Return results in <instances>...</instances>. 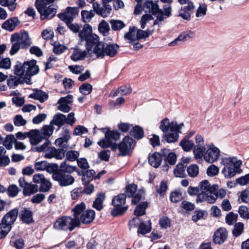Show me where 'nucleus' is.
I'll return each instance as SVG.
<instances>
[{
	"label": "nucleus",
	"mask_w": 249,
	"mask_h": 249,
	"mask_svg": "<svg viewBox=\"0 0 249 249\" xmlns=\"http://www.w3.org/2000/svg\"><path fill=\"white\" fill-rule=\"evenodd\" d=\"M73 216L76 217V223L89 224L91 223L95 218V213L93 210H86V205L84 202L76 204L72 209Z\"/></svg>",
	"instance_id": "obj_1"
},
{
	"label": "nucleus",
	"mask_w": 249,
	"mask_h": 249,
	"mask_svg": "<svg viewBox=\"0 0 249 249\" xmlns=\"http://www.w3.org/2000/svg\"><path fill=\"white\" fill-rule=\"evenodd\" d=\"M221 163L225 167L221 171L222 174L226 178L234 177L237 173L241 171L240 167L242 163L241 160L235 157H225L221 159Z\"/></svg>",
	"instance_id": "obj_2"
},
{
	"label": "nucleus",
	"mask_w": 249,
	"mask_h": 249,
	"mask_svg": "<svg viewBox=\"0 0 249 249\" xmlns=\"http://www.w3.org/2000/svg\"><path fill=\"white\" fill-rule=\"evenodd\" d=\"M176 126L175 121L170 122L167 118L163 119L160 123V129L163 133V139L169 143L176 142L178 139V135L175 132Z\"/></svg>",
	"instance_id": "obj_3"
},
{
	"label": "nucleus",
	"mask_w": 249,
	"mask_h": 249,
	"mask_svg": "<svg viewBox=\"0 0 249 249\" xmlns=\"http://www.w3.org/2000/svg\"><path fill=\"white\" fill-rule=\"evenodd\" d=\"M54 0H36V7L40 15L41 20L51 19L56 13V9L54 5L50 4Z\"/></svg>",
	"instance_id": "obj_4"
},
{
	"label": "nucleus",
	"mask_w": 249,
	"mask_h": 249,
	"mask_svg": "<svg viewBox=\"0 0 249 249\" xmlns=\"http://www.w3.org/2000/svg\"><path fill=\"white\" fill-rule=\"evenodd\" d=\"M220 156V150L213 145H208L205 151L202 152V155L199 158L196 159H201L202 158L204 160L210 163H212L216 161Z\"/></svg>",
	"instance_id": "obj_5"
},
{
	"label": "nucleus",
	"mask_w": 249,
	"mask_h": 249,
	"mask_svg": "<svg viewBox=\"0 0 249 249\" xmlns=\"http://www.w3.org/2000/svg\"><path fill=\"white\" fill-rule=\"evenodd\" d=\"M126 195L124 194H120L112 199V203L114 209L112 211L114 215L122 214L127 209V207L123 206L125 203Z\"/></svg>",
	"instance_id": "obj_6"
},
{
	"label": "nucleus",
	"mask_w": 249,
	"mask_h": 249,
	"mask_svg": "<svg viewBox=\"0 0 249 249\" xmlns=\"http://www.w3.org/2000/svg\"><path fill=\"white\" fill-rule=\"evenodd\" d=\"M33 181L36 184H40L39 190L41 192H48L52 187L51 182L42 174L38 173L34 175Z\"/></svg>",
	"instance_id": "obj_7"
},
{
	"label": "nucleus",
	"mask_w": 249,
	"mask_h": 249,
	"mask_svg": "<svg viewBox=\"0 0 249 249\" xmlns=\"http://www.w3.org/2000/svg\"><path fill=\"white\" fill-rule=\"evenodd\" d=\"M120 133L116 130L106 133V138L103 139L98 142V144L102 148L109 147L112 142L118 140L120 138Z\"/></svg>",
	"instance_id": "obj_8"
},
{
	"label": "nucleus",
	"mask_w": 249,
	"mask_h": 249,
	"mask_svg": "<svg viewBox=\"0 0 249 249\" xmlns=\"http://www.w3.org/2000/svg\"><path fill=\"white\" fill-rule=\"evenodd\" d=\"M135 143L132 138L125 137L118 145V149L122 156L126 155L129 151L135 146Z\"/></svg>",
	"instance_id": "obj_9"
},
{
	"label": "nucleus",
	"mask_w": 249,
	"mask_h": 249,
	"mask_svg": "<svg viewBox=\"0 0 249 249\" xmlns=\"http://www.w3.org/2000/svg\"><path fill=\"white\" fill-rule=\"evenodd\" d=\"M195 141L196 145L194 147L193 153L195 158H199L202 155V152L206 150V147L203 144L204 139L201 135H196Z\"/></svg>",
	"instance_id": "obj_10"
},
{
	"label": "nucleus",
	"mask_w": 249,
	"mask_h": 249,
	"mask_svg": "<svg viewBox=\"0 0 249 249\" xmlns=\"http://www.w3.org/2000/svg\"><path fill=\"white\" fill-rule=\"evenodd\" d=\"M18 213V211L17 209L11 210L3 217L1 223L4 224L11 228V225L14 224L17 218Z\"/></svg>",
	"instance_id": "obj_11"
},
{
	"label": "nucleus",
	"mask_w": 249,
	"mask_h": 249,
	"mask_svg": "<svg viewBox=\"0 0 249 249\" xmlns=\"http://www.w3.org/2000/svg\"><path fill=\"white\" fill-rule=\"evenodd\" d=\"M215 193H199L196 197L197 203L207 202L210 204L214 203L216 200Z\"/></svg>",
	"instance_id": "obj_12"
},
{
	"label": "nucleus",
	"mask_w": 249,
	"mask_h": 249,
	"mask_svg": "<svg viewBox=\"0 0 249 249\" xmlns=\"http://www.w3.org/2000/svg\"><path fill=\"white\" fill-rule=\"evenodd\" d=\"M45 159H51L53 158L57 159H62V148H56L54 146H51L48 151L44 155Z\"/></svg>",
	"instance_id": "obj_13"
},
{
	"label": "nucleus",
	"mask_w": 249,
	"mask_h": 249,
	"mask_svg": "<svg viewBox=\"0 0 249 249\" xmlns=\"http://www.w3.org/2000/svg\"><path fill=\"white\" fill-rule=\"evenodd\" d=\"M78 10L76 7H68L63 13V21L67 23V21L73 22V19L77 15Z\"/></svg>",
	"instance_id": "obj_14"
},
{
	"label": "nucleus",
	"mask_w": 249,
	"mask_h": 249,
	"mask_svg": "<svg viewBox=\"0 0 249 249\" xmlns=\"http://www.w3.org/2000/svg\"><path fill=\"white\" fill-rule=\"evenodd\" d=\"M195 36V33L191 31H187L183 32L173 41L170 42L169 45L174 46L180 44V42H184L189 38H193Z\"/></svg>",
	"instance_id": "obj_15"
},
{
	"label": "nucleus",
	"mask_w": 249,
	"mask_h": 249,
	"mask_svg": "<svg viewBox=\"0 0 249 249\" xmlns=\"http://www.w3.org/2000/svg\"><path fill=\"white\" fill-rule=\"evenodd\" d=\"M199 187L201 190L200 193H214L218 189L217 185H211L208 181L204 180L200 182Z\"/></svg>",
	"instance_id": "obj_16"
},
{
	"label": "nucleus",
	"mask_w": 249,
	"mask_h": 249,
	"mask_svg": "<svg viewBox=\"0 0 249 249\" xmlns=\"http://www.w3.org/2000/svg\"><path fill=\"white\" fill-rule=\"evenodd\" d=\"M15 38L21 45V48H26L32 44V41L27 32H23L19 36H15Z\"/></svg>",
	"instance_id": "obj_17"
},
{
	"label": "nucleus",
	"mask_w": 249,
	"mask_h": 249,
	"mask_svg": "<svg viewBox=\"0 0 249 249\" xmlns=\"http://www.w3.org/2000/svg\"><path fill=\"white\" fill-rule=\"evenodd\" d=\"M29 138L32 145H36L43 139L38 129H32L30 131Z\"/></svg>",
	"instance_id": "obj_18"
},
{
	"label": "nucleus",
	"mask_w": 249,
	"mask_h": 249,
	"mask_svg": "<svg viewBox=\"0 0 249 249\" xmlns=\"http://www.w3.org/2000/svg\"><path fill=\"white\" fill-rule=\"evenodd\" d=\"M228 233L225 229L220 228L214 233L213 241L215 244H221L227 238Z\"/></svg>",
	"instance_id": "obj_19"
},
{
	"label": "nucleus",
	"mask_w": 249,
	"mask_h": 249,
	"mask_svg": "<svg viewBox=\"0 0 249 249\" xmlns=\"http://www.w3.org/2000/svg\"><path fill=\"white\" fill-rule=\"evenodd\" d=\"M193 2L188 3L187 6L182 7L179 10V16L183 19L189 20L191 19V11L194 9Z\"/></svg>",
	"instance_id": "obj_20"
},
{
	"label": "nucleus",
	"mask_w": 249,
	"mask_h": 249,
	"mask_svg": "<svg viewBox=\"0 0 249 249\" xmlns=\"http://www.w3.org/2000/svg\"><path fill=\"white\" fill-rule=\"evenodd\" d=\"M143 10L146 13H152V15H156L159 11V7L158 4L151 0H146L143 7Z\"/></svg>",
	"instance_id": "obj_21"
},
{
	"label": "nucleus",
	"mask_w": 249,
	"mask_h": 249,
	"mask_svg": "<svg viewBox=\"0 0 249 249\" xmlns=\"http://www.w3.org/2000/svg\"><path fill=\"white\" fill-rule=\"evenodd\" d=\"M76 217L72 218L70 216H63V229L65 230L72 231L76 227L79 226V224L76 223Z\"/></svg>",
	"instance_id": "obj_22"
},
{
	"label": "nucleus",
	"mask_w": 249,
	"mask_h": 249,
	"mask_svg": "<svg viewBox=\"0 0 249 249\" xmlns=\"http://www.w3.org/2000/svg\"><path fill=\"white\" fill-rule=\"evenodd\" d=\"M27 65L26 67V75L33 76L37 74L39 71L38 67L36 65V61L35 60H32L30 61L25 62Z\"/></svg>",
	"instance_id": "obj_23"
},
{
	"label": "nucleus",
	"mask_w": 249,
	"mask_h": 249,
	"mask_svg": "<svg viewBox=\"0 0 249 249\" xmlns=\"http://www.w3.org/2000/svg\"><path fill=\"white\" fill-rule=\"evenodd\" d=\"M82 29L80 30L79 32V37L81 41H84L85 39L90 36L94 34L92 33V27L88 24H84Z\"/></svg>",
	"instance_id": "obj_24"
},
{
	"label": "nucleus",
	"mask_w": 249,
	"mask_h": 249,
	"mask_svg": "<svg viewBox=\"0 0 249 249\" xmlns=\"http://www.w3.org/2000/svg\"><path fill=\"white\" fill-rule=\"evenodd\" d=\"M19 217L23 223L29 224L33 222V212L29 209L24 208L22 210Z\"/></svg>",
	"instance_id": "obj_25"
},
{
	"label": "nucleus",
	"mask_w": 249,
	"mask_h": 249,
	"mask_svg": "<svg viewBox=\"0 0 249 249\" xmlns=\"http://www.w3.org/2000/svg\"><path fill=\"white\" fill-rule=\"evenodd\" d=\"M19 21L18 18L14 17L6 20L2 25V28L9 31H13Z\"/></svg>",
	"instance_id": "obj_26"
},
{
	"label": "nucleus",
	"mask_w": 249,
	"mask_h": 249,
	"mask_svg": "<svg viewBox=\"0 0 249 249\" xmlns=\"http://www.w3.org/2000/svg\"><path fill=\"white\" fill-rule=\"evenodd\" d=\"M162 160V156L159 153L155 152L149 156V163L155 168H157L160 165Z\"/></svg>",
	"instance_id": "obj_27"
},
{
	"label": "nucleus",
	"mask_w": 249,
	"mask_h": 249,
	"mask_svg": "<svg viewBox=\"0 0 249 249\" xmlns=\"http://www.w3.org/2000/svg\"><path fill=\"white\" fill-rule=\"evenodd\" d=\"M48 95L46 92L38 89L34 90V92L29 95V97L38 100L43 103L48 99Z\"/></svg>",
	"instance_id": "obj_28"
},
{
	"label": "nucleus",
	"mask_w": 249,
	"mask_h": 249,
	"mask_svg": "<svg viewBox=\"0 0 249 249\" xmlns=\"http://www.w3.org/2000/svg\"><path fill=\"white\" fill-rule=\"evenodd\" d=\"M124 38L131 44L139 40L137 34V28L135 27H130L129 32L124 35Z\"/></svg>",
	"instance_id": "obj_29"
},
{
	"label": "nucleus",
	"mask_w": 249,
	"mask_h": 249,
	"mask_svg": "<svg viewBox=\"0 0 249 249\" xmlns=\"http://www.w3.org/2000/svg\"><path fill=\"white\" fill-rule=\"evenodd\" d=\"M53 126L50 124L43 125L39 131L44 140H49V138L53 134Z\"/></svg>",
	"instance_id": "obj_30"
},
{
	"label": "nucleus",
	"mask_w": 249,
	"mask_h": 249,
	"mask_svg": "<svg viewBox=\"0 0 249 249\" xmlns=\"http://www.w3.org/2000/svg\"><path fill=\"white\" fill-rule=\"evenodd\" d=\"M84 41H86L85 45L87 50L89 51L98 43L99 41V38L98 36L93 34Z\"/></svg>",
	"instance_id": "obj_31"
},
{
	"label": "nucleus",
	"mask_w": 249,
	"mask_h": 249,
	"mask_svg": "<svg viewBox=\"0 0 249 249\" xmlns=\"http://www.w3.org/2000/svg\"><path fill=\"white\" fill-rule=\"evenodd\" d=\"M105 198L106 196L104 193L98 194L96 198L93 201L92 207L98 211H101L103 208V203Z\"/></svg>",
	"instance_id": "obj_32"
},
{
	"label": "nucleus",
	"mask_w": 249,
	"mask_h": 249,
	"mask_svg": "<svg viewBox=\"0 0 249 249\" xmlns=\"http://www.w3.org/2000/svg\"><path fill=\"white\" fill-rule=\"evenodd\" d=\"M119 48V46L117 44L107 45L105 49V56H114L117 54Z\"/></svg>",
	"instance_id": "obj_33"
},
{
	"label": "nucleus",
	"mask_w": 249,
	"mask_h": 249,
	"mask_svg": "<svg viewBox=\"0 0 249 249\" xmlns=\"http://www.w3.org/2000/svg\"><path fill=\"white\" fill-rule=\"evenodd\" d=\"M73 97L69 94L63 97V112H69L71 109Z\"/></svg>",
	"instance_id": "obj_34"
},
{
	"label": "nucleus",
	"mask_w": 249,
	"mask_h": 249,
	"mask_svg": "<svg viewBox=\"0 0 249 249\" xmlns=\"http://www.w3.org/2000/svg\"><path fill=\"white\" fill-rule=\"evenodd\" d=\"M105 46L104 43L99 41L93 48V52L97 57L103 58L105 56Z\"/></svg>",
	"instance_id": "obj_35"
},
{
	"label": "nucleus",
	"mask_w": 249,
	"mask_h": 249,
	"mask_svg": "<svg viewBox=\"0 0 249 249\" xmlns=\"http://www.w3.org/2000/svg\"><path fill=\"white\" fill-rule=\"evenodd\" d=\"M26 67H27V65L25 62L23 64L18 63L14 67V74L19 76H27Z\"/></svg>",
	"instance_id": "obj_36"
},
{
	"label": "nucleus",
	"mask_w": 249,
	"mask_h": 249,
	"mask_svg": "<svg viewBox=\"0 0 249 249\" xmlns=\"http://www.w3.org/2000/svg\"><path fill=\"white\" fill-rule=\"evenodd\" d=\"M87 54L86 51H82L77 48L74 50L73 53L71 55V58L74 61L81 60L84 59Z\"/></svg>",
	"instance_id": "obj_37"
},
{
	"label": "nucleus",
	"mask_w": 249,
	"mask_h": 249,
	"mask_svg": "<svg viewBox=\"0 0 249 249\" xmlns=\"http://www.w3.org/2000/svg\"><path fill=\"white\" fill-rule=\"evenodd\" d=\"M23 83V80L20 78L14 75H10L7 80V85L10 88L15 89L19 84Z\"/></svg>",
	"instance_id": "obj_38"
},
{
	"label": "nucleus",
	"mask_w": 249,
	"mask_h": 249,
	"mask_svg": "<svg viewBox=\"0 0 249 249\" xmlns=\"http://www.w3.org/2000/svg\"><path fill=\"white\" fill-rule=\"evenodd\" d=\"M179 145L183 150L186 152L191 150L193 147H195L193 141L184 138L180 142Z\"/></svg>",
	"instance_id": "obj_39"
},
{
	"label": "nucleus",
	"mask_w": 249,
	"mask_h": 249,
	"mask_svg": "<svg viewBox=\"0 0 249 249\" xmlns=\"http://www.w3.org/2000/svg\"><path fill=\"white\" fill-rule=\"evenodd\" d=\"M174 175L176 177L184 178L186 176L185 165L184 163H179L174 170Z\"/></svg>",
	"instance_id": "obj_40"
},
{
	"label": "nucleus",
	"mask_w": 249,
	"mask_h": 249,
	"mask_svg": "<svg viewBox=\"0 0 249 249\" xmlns=\"http://www.w3.org/2000/svg\"><path fill=\"white\" fill-rule=\"evenodd\" d=\"M38 190V187L36 184L28 183L26 187L23 188V193L25 196H30L36 193Z\"/></svg>",
	"instance_id": "obj_41"
},
{
	"label": "nucleus",
	"mask_w": 249,
	"mask_h": 249,
	"mask_svg": "<svg viewBox=\"0 0 249 249\" xmlns=\"http://www.w3.org/2000/svg\"><path fill=\"white\" fill-rule=\"evenodd\" d=\"M95 172L93 170H87L85 173H83L82 180L84 184H87L90 181L92 180Z\"/></svg>",
	"instance_id": "obj_42"
},
{
	"label": "nucleus",
	"mask_w": 249,
	"mask_h": 249,
	"mask_svg": "<svg viewBox=\"0 0 249 249\" xmlns=\"http://www.w3.org/2000/svg\"><path fill=\"white\" fill-rule=\"evenodd\" d=\"M130 133L134 138L137 139H142L144 134L142 128L138 125L133 127Z\"/></svg>",
	"instance_id": "obj_43"
},
{
	"label": "nucleus",
	"mask_w": 249,
	"mask_h": 249,
	"mask_svg": "<svg viewBox=\"0 0 249 249\" xmlns=\"http://www.w3.org/2000/svg\"><path fill=\"white\" fill-rule=\"evenodd\" d=\"M110 23L113 31L120 30L125 26V24L120 20L111 19L110 20Z\"/></svg>",
	"instance_id": "obj_44"
},
{
	"label": "nucleus",
	"mask_w": 249,
	"mask_h": 249,
	"mask_svg": "<svg viewBox=\"0 0 249 249\" xmlns=\"http://www.w3.org/2000/svg\"><path fill=\"white\" fill-rule=\"evenodd\" d=\"M151 231V225L149 221L146 223L141 222L140 224L138 233L145 234Z\"/></svg>",
	"instance_id": "obj_45"
},
{
	"label": "nucleus",
	"mask_w": 249,
	"mask_h": 249,
	"mask_svg": "<svg viewBox=\"0 0 249 249\" xmlns=\"http://www.w3.org/2000/svg\"><path fill=\"white\" fill-rule=\"evenodd\" d=\"M147 207V203L145 202L140 204L136 207L134 211V214L136 216L142 215L145 213V209Z\"/></svg>",
	"instance_id": "obj_46"
},
{
	"label": "nucleus",
	"mask_w": 249,
	"mask_h": 249,
	"mask_svg": "<svg viewBox=\"0 0 249 249\" xmlns=\"http://www.w3.org/2000/svg\"><path fill=\"white\" fill-rule=\"evenodd\" d=\"M50 124L53 126L55 125L58 126L57 130H59L62 125V114L57 113L55 114L53 118V119L51 121Z\"/></svg>",
	"instance_id": "obj_47"
},
{
	"label": "nucleus",
	"mask_w": 249,
	"mask_h": 249,
	"mask_svg": "<svg viewBox=\"0 0 249 249\" xmlns=\"http://www.w3.org/2000/svg\"><path fill=\"white\" fill-rule=\"evenodd\" d=\"M188 175L191 178H195L199 173V168L196 164H191L187 168Z\"/></svg>",
	"instance_id": "obj_48"
},
{
	"label": "nucleus",
	"mask_w": 249,
	"mask_h": 249,
	"mask_svg": "<svg viewBox=\"0 0 249 249\" xmlns=\"http://www.w3.org/2000/svg\"><path fill=\"white\" fill-rule=\"evenodd\" d=\"M15 37V36L13 35L11 36V41L13 42L10 51V53L11 55L15 54L17 53L19 50L20 47H21V45L16 39Z\"/></svg>",
	"instance_id": "obj_49"
},
{
	"label": "nucleus",
	"mask_w": 249,
	"mask_h": 249,
	"mask_svg": "<svg viewBox=\"0 0 249 249\" xmlns=\"http://www.w3.org/2000/svg\"><path fill=\"white\" fill-rule=\"evenodd\" d=\"M132 90L130 86H124L120 87L113 94V96L115 97L118 95L119 94L125 95L130 94Z\"/></svg>",
	"instance_id": "obj_50"
},
{
	"label": "nucleus",
	"mask_w": 249,
	"mask_h": 249,
	"mask_svg": "<svg viewBox=\"0 0 249 249\" xmlns=\"http://www.w3.org/2000/svg\"><path fill=\"white\" fill-rule=\"evenodd\" d=\"M110 27L109 24L104 20H103L99 24L98 30L104 36H107L109 32Z\"/></svg>",
	"instance_id": "obj_51"
},
{
	"label": "nucleus",
	"mask_w": 249,
	"mask_h": 249,
	"mask_svg": "<svg viewBox=\"0 0 249 249\" xmlns=\"http://www.w3.org/2000/svg\"><path fill=\"white\" fill-rule=\"evenodd\" d=\"M16 138L13 135H7L3 142V145L8 150L13 147V144L15 143Z\"/></svg>",
	"instance_id": "obj_52"
},
{
	"label": "nucleus",
	"mask_w": 249,
	"mask_h": 249,
	"mask_svg": "<svg viewBox=\"0 0 249 249\" xmlns=\"http://www.w3.org/2000/svg\"><path fill=\"white\" fill-rule=\"evenodd\" d=\"M16 0H0V4L2 6H7L11 11L14 10L17 6Z\"/></svg>",
	"instance_id": "obj_53"
},
{
	"label": "nucleus",
	"mask_w": 249,
	"mask_h": 249,
	"mask_svg": "<svg viewBox=\"0 0 249 249\" xmlns=\"http://www.w3.org/2000/svg\"><path fill=\"white\" fill-rule=\"evenodd\" d=\"M244 230V224L242 222L236 223L232 230V234L233 236L238 237L240 235Z\"/></svg>",
	"instance_id": "obj_54"
},
{
	"label": "nucleus",
	"mask_w": 249,
	"mask_h": 249,
	"mask_svg": "<svg viewBox=\"0 0 249 249\" xmlns=\"http://www.w3.org/2000/svg\"><path fill=\"white\" fill-rule=\"evenodd\" d=\"M108 3H103V7H101V11H99V15L103 17H107L111 11V6L107 4Z\"/></svg>",
	"instance_id": "obj_55"
},
{
	"label": "nucleus",
	"mask_w": 249,
	"mask_h": 249,
	"mask_svg": "<svg viewBox=\"0 0 249 249\" xmlns=\"http://www.w3.org/2000/svg\"><path fill=\"white\" fill-rule=\"evenodd\" d=\"M81 16L84 22H89L94 17V14L91 11L82 10L81 12Z\"/></svg>",
	"instance_id": "obj_56"
},
{
	"label": "nucleus",
	"mask_w": 249,
	"mask_h": 249,
	"mask_svg": "<svg viewBox=\"0 0 249 249\" xmlns=\"http://www.w3.org/2000/svg\"><path fill=\"white\" fill-rule=\"evenodd\" d=\"M75 121L73 112L70 113L67 116L63 115V124H67L72 126L75 123Z\"/></svg>",
	"instance_id": "obj_57"
},
{
	"label": "nucleus",
	"mask_w": 249,
	"mask_h": 249,
	"mask_svg": "<svg viewBox=\"0 0 249 249\" xmlns=\"http://www.w3.org/2000/svg\"><path fill=\"white\" fill-rule=\"evenodd\" d=\"M237 214L234 213L233 212H230L226 216V222L228 225H231L237 221Z\"/></svg>",
	"instance_id": "obj_58"
},
{
	"label": "nucleus",
	"mask_w": 249,
	"mask_h": 249,
	"mask_svg": "<svg viewBox=\"0 0 249 249\" xmlns=\"http://www.w3.org/2000/svg\"><path fill=\"white\" fill-rule=\"evenodd\" d=\"M92 86L89 83H84L79 87L80 92L84 95H88L92 91Z\"/></svg>",
	"instance_id": "obj_59"
},
{
	"label": "nucleus",
	"mask_w": 249,
	"mask_h": 249,
	"mask_svg": "<svg viewBox=\"0 0 249 249\" xmlns=\"http://www.w3.org/2000/svg\"><path fill=\"white\" fill-rule=\"evenodd\" d=\"M45 142L44 143L42 144L41 145L38 146L36 147L35 148V151L38 152H42L43 151H45L46 152H47L48 151V149L51 146L50 145H51V142L49 140H45Z\"/></svg>",
	"instance_id": "obj_60"
},
{
	"label": "nucleus",
	"mask_w": 249,
	"mask_h": 249,
	"mask_svg": "<svg viewBox=\"0 0 249 249\" xmlns=\"http://www.w3.org/2000/svg\"><path fill=\"white\" fill-rule=\"evenodd\" d=\"M79 153L78 151L74 150H70L67 152L66 154V159L71 161L77 160Z\"/></svg>",
	"instance_id": "obj_61"
},
{
	"label": "nucleus",
	"mask_w": 249,
	"mask_h": 249,
	"mask_svg": "<svg viewBox=\"0 0 249 249\" xmlns=\"http://www.w3.org/2000/svg\"><path fill=\"white\" fill-rule=\"evenodd\" d=\"M137 186L135 184H131L128 185L125 191L126 196L129 197L133 196L137 191Z\"/></svg>",
	"instance_id": "obj_62"
},
{
	"label": "nucleus",
	"mask_w": 249,
	"mask_h": 249,
	"mask_svg": "<svg viewBox=\"0 0 249 249\" xmlns=\"http://www.w3.org/2000/svg\"><path fill=\"white\" fill-rule=\"evenodd\" d=\"M42 38L45 40H50L54 36V33L51 28L44 30L41 33Z\"/></svg>",
	"instance_id": "obj_63"
},
{
	"label": "nucleus",
	"mask_w": 249,
	"mask_h": 249,
	"mask_svg": "<svg viewBox=\"0 0 249 249\" xmlns=\"http://www.w3.org/2000/svg\"><path fill=\"white\" fill-rule=\"evenodd\" d=\"M19 189L18 187L14 184L10 185L7 189V193L9 196L15 197L18 194Z\"/></svg>",
	"instance_id": "obj_64"
}]
</instances>
